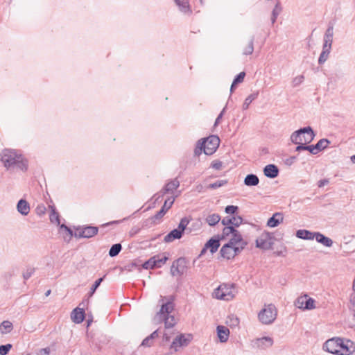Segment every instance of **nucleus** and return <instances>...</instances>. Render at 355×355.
<instances>
[{
    "label": "nucleus",
    "mask_w": 355,
    "mask_h": 355,
    "mask_svg": "<svg viewBox=\"0 0 355 355\" xmlns=\"http://www.w3.org/2000/svg\"><path fill=\"white\" fill-rule=\"evenodd\" d=\"M1 161L8 169L17 168L21 171H26L28 168L27 160L15 150H4L1 154Z\"/></svg>",
    "instance_id": "f257e3e1"
},
{
    "label": "nucleus",
    "mask_w": 355,
    "mask_h": 355,
    "mask_svg": "<svg viewBox=\"0 0 355 355\" xmlns=\"http://www.w3.org/2000/svg\"><path fill=\"white\" fill-rule=\"evenodd\" d=\"M173 298L171 296V300L166 303H163L161 306L159 311L157 313V317L159 321H164L166 329H170L175 326L176 320L173 315L170 313L174 309Z\"/></svg>",
    "instance_id": "f03ea898"
},
{
    "label": "nucleus",
    "mask_w": 355,
    "mask_h": 355,
    "mask_svg": "<svg viewBox=\"0 0 355 355\" xmlns=\"http://www.w3.org/2000/svg\"><path fill=\"white\" fill-rule=\"evenodd\" d=\"M313 130L310 126L304 127L293 132L291 135V141L293 144L300 142L311 143L315 137Z\"/></svg>",
    "instance_id": "7ed1b4c3"
},
{
    "label": "nucleus",
    "mask_w": 355,
    "mask_h": 355,
    "mask_svg": "<svg viewBox=\"0 0 355 355\" xmlns=\"http://www.w3.org/2000/svg\"><path fill=\"white\" fill-rule=\"evenodd\" d=\"M175 198L173 197L166 199L161 209L157 211L156 214L144 221L142 227H149L153 225L159 223L168 210L172 207Z\"/></svg>",
    "instance_id": "20e7f679"
},
{
    "label": "nucleus",
    "mask_w": 355,
    "mask_h": 355,
    "mask_svg": "<svg viewBox=\"0 0 355 355\" xmlns=\"http://www.w3.org/2000/svg\"><path fill=\"white\" fill-rule=\"evenodd\" d=\"M277 309L272 304L265 305L258 313V319L263 324H271L276 320Z\"/></svg>",
    "instance_id": "39448f33"
},
{
    "label": "nucleus",
    "mask_w": 355,
    "mask_h": 355,
    "mask_svg": "<svg viewBox=\"0 0 355 355\" xmlns=\"http://www.w3.org/2000/svg\"><path fill=\"white\" fill-rule=\"evenodd\" d=\"M203 146L205 147L204 153L207 155H213L218 149L220 144V139L216 135H211L207 138L201 139Z\"/></svg>",
    "instance_id": "423d86ee"
},
{
    "label": "nucleus",
    "mask_w": 355,
    "mask_h": 355,
    "mask_svg": "<svg viewBox=\"0 0 355 355\" xmlns=\"http://www.w3.org/2000/svg\"><path fill=\"white\" fill-rule=\"evenodd\" d=\"M76 230L78 231L74 233L76 238L90 239L98 234L99 228L96 226L83 225L76 227Z\"/></svg>",
    "instance_id": "0eeeda50"
},
{
    "label": "nucleus",
    "mask_w": 355,
    "mask_h": 355,
    "mask_svg": "<svg viewBox=\"0 0 355 355\" xmlns=\"http://www.w3.org/2000/svg\"><path fill=\"white\" fill-rule=\"evenodd\" d=\"M180 186V182L177 178L170 180L164 187L158 193H155L151 200H154L153 205L156 204L163 196L167 193H173Z\"/></svg>",
    "instance_id": "6e6552de"
},
{
    "label": "nucleus",
    "mask_w": 355,
    "mask_h": 355,
    "mask_svg": "<svg viewBox=\"0 0 355 355\" xmlns=\"http://www.w3.org/2000/svg\"><path fill=\"white\" fill-rule=\"evenodd\" d=\"M273 236L271 233L263 232L256 239V247L261 250H269L273 245Z\"/></svg>",
    "instance_id": "1a4fd4ad"
},
{
    "label": "nucleus",
    "mask_w": 355,
    "mask_h": 355,
    "mask_svg": "<svg viewBox=\"0 0 355 355\" xmlns=\"http://www.w3.org/2000/svg\"><path fill=\"white\" fill-rule=\"evenodd\" d=\"M187 261L184 257H180L175 260L171 267V274L172 276H182L186 272L187 268Z\"/></svg>",
    "instance_id": "9d476101"
},
{
    "label": "nucleus",
    "mask_w": 355,
    "mask_h": 355,
    "mask_svg": "<svg viewBox=\"0 0 355 355\" xmlns=\"http://www.w3.org/2000/svg\"><path fill=\"white\" fill-rule=\"evenodd\" d=\"M295 305L303 310H312L315 309V300L311 297H308L307 295L299 297L295 302Z\"/></svg>",
    "instance_id": "9b49d317"
},
{
    "label": "nucleus",
    "mask_w": 355,
    "mask_h": 355,
    "mask_svg": "<svg viewBox=\"0 0 355 355\" xmlns=\"http://www.w3.org/2000/svg\"><path fill=\"white\" fill-rule=\"evenodd\" d=\"M340 338L335 337L327 340L323 345L322 349L331 354L338 355Z\"/></svg>",
    "instance_id": "f8f14e48"
},
{
    "label": "nucleus",
    "mask_w": 355,
    "mask_h": 355,
    "mask_svg": "<svg viewBox=\"0 0 355 355\" xmlns=\"http://www.w3.org/2000/svg\"><path fill=\"white\" fill-rule=\"evenodd\" d=\"M87 338L90 347L95 352H100L105 344V338L103 336L94 338L91 333H87Z\"/></svg>",
    "instance_id": "ddd939ff"
},
{
    "label": "nucleus",
    "mask_w": 355,
    "mask_h": 355,
    "mask_svg": "<svg viewBox=\"0 0 355 355\" xmlns=\"http://www.w3.org/2000/svg\"><path fill=\"white\" fill-rule=\"evenodd\" d=\"M274 343L273 339L269 336H263L258 338L252 341V346L253 348H257L260 349H266Z\"/></svg>",
    "instance_id": "4468645a"
},
{
    "label": "nucleus",
    "mask_w": 355,
    "mask_h": 355,
    "mask_svg": "<svg viewBox=\"0 0 355 355\" xmlns=\"http://www.w3.org/2000/svg\"><path fill=\"white\" fill-rule=\"evenodd\" d=\"M353 345L354 343L350 340L340 338L338 355H351L354 350Z\"/></svg>",
    "instance_id": "2eb2a0df"
},
{
    "label": "nucleus",
    "mask_w": 355,
    "mask_h": 355,
    "mask_svg": "<svg viewBox=\"0 0 355 355\" xmlns=\"http://www.w3.org/2000/svg\"><path fill=\"white\" fill-rule=\"evenodd\" d=\"M215 297L219 300L229 301L233 299L234 295L226 286H220L214 291Z\"/></svg>",
    "instance_id": "dca6fc26"
},
{
    "label": "nucleus",
    "mask_w": 355,
    "mask_h": 355,
    "mask_svg": "<svg viewBox=\"0 0 355 355\" xmlns=\"http://www.w3.org/2000/svg\"><path fill=\"white\" fill-rule=\"evenodd\" d=\"M191 340V336L188 335V338H185L184 335L180 334L172 342L171 345V349H174L175 351H178V347L187 346Z\"/></svg>",
    "instance_id": "f3484780"
},
{
    "label": "nucleus",
    "mask_w": 355,
    "mask_h": 355,
    "mask_svg": "<svg viewBox=\"0 0 355 355\" xmlns=\"http://www.w3.org/2000/svg\"><path fill=\"white\" fill-rule=\"evenodd\" d=\"M71 318L76 324L83 322L85 318V310L78 307L75 308L71 312Z\"/></svg>",
    "instance_id": "a211bd4d"
},
{
    "label": "nucleus",
    "mask_w": 355,
    "mask_h": 355,
    "mask_svg": "<svg viewBox=\"0 0 355 355\" xmlns=\"http://www.w3.org/2000/svg\"><path fill=\"white\" fill-rule=\"evenodd\" d=\"M220 254L221 257L227 260L234 258V246L225 243L220 249Z\"/></svg>",
    "instance_id": "6ab92c4d"
},
{
    "label": "nucleus",
    "mask_w": 355,
    "mask_h": 355,
    "mask_svg": "<svg viewBox=\"0 0 355 355\" xmlns=\"http://www.w3.org/2000/svg\"><path fill=\"white\" fill-rule=\"evenodd\" d=\"M279 168L275 164H268L263 168L264 175L268 178H275L279 175Z\"/></svg>",
    "instance_id": "aec40b11"
},
{
    "label": "nucleus",
    "mask_w": 355,
    "mask_h": 355,
    "mask_svg": "<svg viewBox=\"0 0 355 355\" xmlns=\"http://www.w3.org/2000/svg\"><path fill=\"white\" fill-rule=\"evenodd\" d=\"M216 332L220 343H225L227 341L230 336V330L227 327L223 325H218L216 327Z\"/></svg>",
    "instance_id": "412c9836"
},
{
    "label": "nucleus",
    "mask_w": 355,
    "mask_h": 355,
    "mask_svg": "<svg viewBox=\"0 0 355 355\" xmlns=\"http://www.w3.org/2000/svg\"><path fill=\"white\" fill-rule=\"evenodd\" d=\"M283 214L276 212L268 220L267 225L270 227H277L283 221Z\"/></svg>",
    "instance_id": "4be33fe9"
},
{
    "label": "nucleus",
    "mask_w": 355,
    "mask_h": 355,
    "mask_svg": "<svg viewBox=\"0 0 355 355\" xmlns=\"http://www.w3.org/2000/svg\"><path fill=\"white\" fill-rule=\"evenodd\" d=\"M175 4L178 6L180 12L184 14H191L192 10L191 9L189 0H173Z\"/></svg>",
    "instance_id": "5701e85b"
},
{
    "label": "nucleus",
    "mask_w": 355,
    "mask_h": 355,
    "mask_svg": "<svg viewBox=\"0 0 355 355\" xmlns=\"http://www.w3.org/2000/svg\"><path fill=\"white\" fill-rule=\"evenodd\" d=\"M220 239L218 237L211 238L206 243V248L209 249L211 254L215 253L220 247Z\"/></svg>",
    "instance_id": "b1692460"
},
{
    "label": "nucleus",
    "mask_w": 355,
    "mask_h": 355,
    "mask_svg": "<svg viewBox=\"0 0 355 355\" xmlns=\"http://www.w3.org/2000/svg\"><path fill=\"white\" fill-rule=\"evenodd\" d=\"M17 211L23 216H27L30 212L29 203L24 199H20L17 205Z\"/></svg>",
    "instance_id": "393cba45"
},
{
    "label": "nucleus",
    "mask_w": 355,
    "mask_h": 355,
    "mask_svg": "<svg viewBox=\"0 0 355 355\" xmlns=\"http://www.w3.org/2000/svg\"><path fill=\"white\" fill-rule=\"evenodd\" d=\"M315 239L319 243L322 244L325 247H331L333 245V241L331 239L326 236L320 232H316Z\"/></svg>",
    "instance_id": "a878e982"
},
{
    "label": "nucleus",
    "mask_w": 355,
    "mask_h": 355,
    "mask_svg": "<svg viewBox=\"0 0 355 355\" xmlns=\"http://www.w3.org/2000/svg\"><path fill=\"white\" fill-rule=\"evenodd\" d=\"M183 234L181 233L179 230L177 228L171 230L168 234H167L164 239V242L170 243L173 241L175 239H180L182 237Z\"/></svg>",
    "instance_id": "bb28decb"
},
{
    "label": "nucleus",
    "mask_w": 355,
    "mask_h": 355,
    "mask_svg": "<svg viewBox=\"0 0 355 355\" xmlns=\"http://www.w3.org/2000/svg\"><path fill=\"white\" fill-rule=\"evenodd\" d=\"M316 232H313L306 230H299L296 232V236L304 240H313Z\"/></svg>",
    "instance_id": "cd10ccee"
},
{
    "label": "nucleus",
    "mask_w": 355,
    "mask_h": 355,
    "mask_svg": "<svg viewBox=\"0 0 355 355\" xmlns=\"http://www.w3.org/2000/svg\"><path fill=\"white\" fill-rule=\"evenodd\" d=\"M331 49V46H327V44H323L322 51L318 58V64H324L328 59L329 55L330 54Z\"/></svg>",
    "instance_id": "c85d7f7f"
},
{
    "label": "nucleus",
    "mask_w": 355,
    "mask_h": 355,
    "mask_svg": "<svg viewBox=\"0 0 355 355\" xmlns=\"http://www.w3.org/2000/svg\"><path fill=\"white\" fill-rule=\"evenodd\" d=\"M243 182L248 187L257 186L259 183V179L257 175L251 173L245 176Z\"/></svg>",
    "instance_id": "c756f323"
},
{
    "label": "nucleus",
    "mask_w": 355,
    "mask_h": 355,
    "mask_svg": "<svg viewBox=\"0 0 355 355\" xmlns=\"http://www.w3.org/2000/svg\"><path fill=\"white\" fill-rule=\"evenodd\" d=\"M333 36H334V26L333 25H329L326 30V32L324 35V44L327 46H332L333 43Z\"/></svg>",
    "instance_id": "7c9ffc66"
},
{
    "label": "nucleus",
    "mask_w": 355,
    "mask_h": 355,
    "mask_svg": "<svg viewBox=\"0 0 355 355\" xmlns=\"http://www.w3.org/2000/svg\"><path fill=\"white\" fill-rule=\"evenodd\" d=\"M159 336V330L154 331L150 336L143 340L141 345L144 347H150L153 344V340Z\"/></svg>",
    "instance_id": "2f4dec72"
},
{
    "label": "nucleus",
    "mask_w": 355,
    "mask_h": 355,
    "mask_svg": "<svg viewBox=\"0 0 355 355\" xmlns=\"http://www.w3.org/2000/svg\"><path fill=\"white\" fill-rule=\"evenodd\" d=\"M232 235V237L230 239L227 244L232 245H236L242 243H247L243 239V237L241 233L237 230V232H234Z\"/></svg>",
    "instance_id": "473e14b6"
},
{
    "label": "nucleus",
    "mask_w": 355,
    "mask_h": 355,
    "mask_svg": "<svg viewBox=\"0 0 355 355\" xmlns=\"http://www.w3.org/2000/svg\"><path fill=\"white\" fill-rule=\"evenodd\" d=\"M152 259H154L155 260L154 266L155 268H159L166 263V261L168 259V257L166 255L158 254L152 257Z\"/></svg>",
    "instance_id": "72a5a7b5"
},
{
    "label": "nucleus",
    "mask_w": 355,
    "mask_h": 355,
    "mask_svg": "<svg viewBox=\"0 0 355 355\" xmlns=\"http://www.w3.org/2000/svg\"><path fill=\"white\" fill-rule=\"evenodd\" d=\"M234 232H237V230L234 228L233 226H226L223 229L222 234L220 236H218V237L220 240L225 239L227 236H229L230 234H233Z\"/></svg>",
    "instance_id": "f704fd0d"
},
{
    "label": "nucleus",
    "mask_w": 355,
    "mask_h": 355,
    "mask_svg": "<svg viewBox=\"0 0 355 355\" xmlns=\"http://www.w3.org/2000/svg\"><path fill=\"white\" fill-rule=\"evenodd\" d=\"M51 212L49 216L50 221L53 223H55L57 225H60V220L58 212L56 211L54 206H50Z\"/></svg>",
    "instance_id": "c9c22d12"
},
{
    "label": "nucleus",
    "mask_w": 355,
    "mask_h": 355,
    "mask_svg": "<svg viewBox=\"0 0 355 355\" xmlns=\"http://www.w3.org/2000/svg\"><path fill=\"white\" fill-rule=\"evenodd\" d=\"M13 329L12 322L8 320L3 321L0 324V331L1 334H7L10 332Z\"/></svg>",
    "instance_id": "e433bc0d"
},
{
    "label": "nucleus",
    "mask_w": 355,
    "mask_h": 355,
    "mask_svg": "<svg viewBox=\"0 0 355 355\" xmlns=\"http://www.w3.org/2000/svg\"><path fill=\"white\" fill-rule=\"evenodd\" d=\"M220 216L218 214H210L206 218V222L210 226H214L220 221Z\"/></svg>",
    "instance_id": "4c0bfd02"
},
{
    "label": "nucleus",
    "mask_w": 355,
    "mask_h": 355,
    "mask_svg": "<svg viewBox=\"0 0 355 355\" xmlns=\"http://www.w3.org/2000/svg\"><path fill=\"white\" fill-rule=\"evenodd\" d=\"M122 250V245L121 243H116L111 246L109 250V256L114 257L117 256Z\"/></svg>",
    "instance_id": "58836bf2"
},
{
    "label": "nucleus",
    "mask_w": 355,
    "mask_h": 355,
    "mask_svg": "<svg viewBox=\"0 0 355 355\" xmlns=\"http://www.w3.org/2000/svg\"><path fill=\"white\" fill-rule=\"evenodd\" d=\"M258 95H259V92H257L255 93H253V94H251L250 95H249L245 100L243 104V110H245L248 108L250 104L254 101L255 100L257 97H258Z\"/></svg>",
    "instance_id": "ea45409f"
},
{
    "label": "nucleus",
    "mask_w": 355,
    "mask_h": 355,
    "mask_svg": "<svg viewBox=\"0 0 355 355\" xmlns=\"http://www.w3.org/2000/svg\"><path fill=\"white\" fill-rule=\"evenodd\" d=\"M330 143L331 142L329 139L323 138L320 139L315 145L318 152L319 153L321 150L326 149Z\"/></svg>",
    "instance_id": "a19ab883"
},
{
    "label": "nucleus",
    "mask_w": 355,
    "mask_h": 355,
    "mask_svg": "<svg viewBox=\"0 0 355 355\" xmlns=\"http://www.w3.org/2000/svg\"><path fill=\"white\" fill-rule=\"evenodd\" d=\"M254 36H252L250 38V40L246 47L243 49V54L245 55H250L252 54L254 51Z\"/></svg>",
    "instance_id": "79ce46f5"
},
{
    "label": "nucleus",
    "mask_w": 355,
    "mask_h": 355,
    "mask_svg": "<svg viewBox=\"0 0 355 355\" xmlns=\"http://www.w3.org/2000/svg\"><path fill=\"white\" fill-rule=\"evenodd\" d=\"M61 230H64L67 232V236H64V239L66 242L69 243L71 241L72 236H74V233L72 230L64 224L60 225Z\"/></svg>",
    "instance_id": "37998d69"
},
{
    "label": "nucleus",
    "mask_w": 355,
    "mask_h": 355,
    "mask_svg": "<svg viewBox=\"0 0 355 355\" xmlns=\"http://www.w3.org/2000/svg\"><path fill=\"white\" fill-rule=\"evenodd\" d=\"M227 183H228V181L227 180H217L216 182H215L214 183L209 184L207 186V189H216L219 187L226 185Z\"/></svg>",
    "instance_id": "c03bdc74"
},
{
    "label": "nucleus",
    "mask_w": 355,
    "mask_h": 355,
    "mask_svg": "<svg viewBox=\"0 0 355 355\" xmlns=\"http://www.w3.org/2000/svg\"><path fill=\"white\" fill-rule=\"evenodd\" d=\"M189 223V220L187 217H184L180 220V222L177 229L179 230V231H180L181 233L183 234Z\"/></svg>",
    "instance_id": "a18cd8bd"
},
{
    "label": "nucleus",
    "mask_w": 355,
    "mask_h": 355,
    "mask_svg": "<svg viewBox=\"0 0 355 355\" xmlns=\"http://www.w3.org/2000/svg\"><path fill=\"white\" fill-rule=\"evenodd\" d=\"M239 319L235 315H232L227 318V324L231 327L239 326Z\"/></svg>",
    "instance_id": "49530a36"
},
{
    "label": "nucleus",
    "mask_w": 355,
    "mask_h": 355,
    "mask_svg": "<svg viewBox=\"0 0 355 355\" xmlns=\"http://www.w3.org/2000/svg\"><path fill=\"white\" fill-rule=\"evenodd\" d=\"M231 219H232V226L234 227V228L236 229V227H238L240 226V225H241L243 223V218L239 216V215H234L233 216L231 217Z\"/></svg>",
    "instance_id": "de8ad7c7"
},
{
    "label": "nucleus",
    "mask_w": 355,
    "mask_h": 355,
    "mask_svg": "<svg viewBox=\"0 0 355 355\" xmlns=\"http://www.w3.org/2000/svg\"><path fill=\"white\" fill-rule=\"evenodd\" d=\"M281 10H282V8L279 6V3H277L272 12V17H271L272 24H274L276 21L277 17L279 15Z\"/></svg>",
    "instance_id": "09e8293b"
},
{
    "label": "nucleus",
    "mask_w": 355,
    "mask_h": 355,
    "mask_svg": "<svg viewBox=\"0 0 355 355\" xmlns=\"http://www.w3.org/2000/svg\"><path fill=\"white\" fill-rule=\"evenodd\" d=\"M204 149H205V147L203 146L201 139L198 140L194 149V155L199 156L202 154V150L204 151Z\"/></svg>",
    "instance_id": "8fccbe9b"
},
{
    "label": "nucleus",
    "mask_w": 355,
    "mask_h": 355,
    "mask_svg": "<svg viewBox=\"0 0 355 355\" xmlns=\"http://www.w3.org/2000/svg\"><path fill=\"white\" fill-rule=\"evenodd\" d=\"M239 210V207L236 205H227L225 211L226 214H231L233 216L236 215Z\"/></svg>",
    "instance_id": "3c124183"
},
{
    "label": "nucleus",
    "mask_w": 355,
    "mask_h": 355,
    "mask_svg": "<svg viewBox=\"0 0 355 355\" xmlns=\"http://www.w3.org/2000/svg\"><path fill=\"white\" fill-rule=\"evenodd\" d=\"M103 278L104 277L98 278V279H96L94 282V283L93 284V285L92 286V287L90 288V291H89L90 295H92L95 293L96 290L98 288V286L101 285V282H103Z\"/></svg>",
    "instance_id": "603ef678"
},
{
    "label": "nucleus",
    "mask_w": 355,
    "mask_h": 355,
    "mask_svg": "<svg viewBox=\"0 0 355 355\" xmlns=\"http://www.w3.org/2000/svg\"><path fill=\"white\" fill-rule=\"evenodd\" d=\"M245 76V73L244 71L240 72L234 78L233 85H236L237 84L241 83L243 81Z\"/></svg>",
    "instance_id": "864d4df0"
},
{
    "label": "nucleus",
    "mask_w": 355,
    "mask_h": 355,
    "mask_svg": "<svg viewBox=\"0 0 355 355\" xmlns=\"http://www.w3.org/2000/svg\"><path fill=\"white\" fill-rule=\"evenodd\" d=\"M154 263V259H152V257H150L148 260H147L142 264V268L146 270L155 268Z\"/></svg>",
    "instance_id": "5fc2aeb1"
},
{
    "label": "nucleus",
    "mask_w": 355,
    "mask_h": 355,
    "mask_svg": "<svg viewBox=\"0 0 355 355\" xmlns=\"http://www.w3.org/2000/svg\"><path fill=\"white\" fill-rule=\"evenodd\" d=\"M12 347L11 344L0 345V355H7Z\"/></svg>",
    "instance_id": "6e6d98bb"
},
{
    "label": "nucleus",
    "mask_w": 355,
    "mask_h": 355,
    "mask_svg": "<svg viewBox=\"0 0 355 355\" xmlns=\"http://www.w3.org/2000/svg\"><path fill=\"white\" fill-rule=\"evenodd\" d=\"M247 243H242L236 245H234V252H235V256L239 254L247 245Z\"/></svg>",
    "instance_id": "4d7b16f0"
},
{
    "label": "nucleus",
    "mask_w": 355,
    "mask_h": 355,
    "mask_svg": "<svg viewBox=\"0 0 355 355\" xmlns=\"http://www.w3.org/2000/svg\"><path fill=\"white\" fill-rule=\"evenodd\" d=\"M304 77L303 75H300V76H298L295 78H293V87H297L299 86L300 84L302 83V82L304 81Z\"/></svg>",
    "instance_id": "13d9d810"
},
{
    "label": "nucleus",
    "mask_w": 355,
    "mask_h": 355,
    "mask_svg": "<svg viewBox=\"0 0 355 355\" xmlns=\"http://www.w3.org/2000/svg\"><path fill=\"white\" fill-rule=\"evenodd\" d=\"M223 166V162L220 160H214L211 163V167L216 170H220Z\"/></svg>",
    "instance_id": "bf43d9fd"
},
{
    "label": "nucleus",
    "mask_w": 355,
    "mask_h": 355,
    "mask_svg": "<svg viewBox=\"0 0 355 355\" xmlns=\"http://www.w3.org/2000/svg\"><path fill=\"white\" fill-rule=\"evenodd\" d=\"M46 207L43 205H37V207L35 209V211L38 216H42L46 212Z\"/></svg>",
    "instance_id": "052dcab7"
},
{
    "label": "nucleus",
    "mask_w": 355,
    "mask_h": 355,
    "mask_svg": "<svg viewBox=\"0 0 355 355\" xmlns=\"http://www.w3.org/2000/svg\"><path fill=\"white\" fill-rule=\"evenodd\" d=\"M34 268H28L24 273H23V277L24 279V280H27L33 274L34 272Z\"/></svg>",
    "instance_id": "680f3d73"
},
{
    "label": "nucleus",
    "mask_w": 355,
    "mask_h": 355,
    "mask_svg": "<svg viewBox=\"0 0 355 355\" xmlns=\"http://www.w3.org/2000/svg\"><path fill=\"white\" fill-rule=\"evenodd\" d=\"M306 150H308L312 155H317L318 153L315 145H307Z\"/></svg>",
    "instance_id": "e2e57ef3"
},
{
    "label": "nucleus",
    "mask_w": 355,
    "mask_h": 355,
    "mask_svg": "<svg viewBox=\"0 0 355 355\" xmlns=\"http://www.w3.org/2000/svg\"><path fill=\"white\" fill-rule=\"evenodd\" d=\"M309 143L300 142L297 144V146L295 148V151L300 152L301 150H306V144Z\"/></svg>",
    "instance_id": "0e129e2a"
},
{
    "label": "nucleus",
    "mask_w": 355,
    "mask_h": 355,
    "mask_svg": "<svg viewBox=\"0 0 355 355\" xmlns=\"http://www.w3.org/2000/svg\"><path fill=\"white\" fill-rule=\"evenodd\" d=\"M221 223L224 225V226H232V219L230 217H225L222 219L221 220Z\"/></svg>",
    "instance_id": "69168bd1"
},
{
    "label": "nucleus",
    "mask_w": 355,
    "mask_h": 355,
    "mask_svg": "<svg viewBox=\"0 0 355 355\" xmlns=\"http://www.w3.org/2000/svg\"><path fill=\"white\" fill-rule=\"evenodd\" d=\"M226 107L225 106L223 110L222 111L220 112V113L218 114V116H217L216 121H215V123H214V126H216L218 125V123H220V119H222L225 112V110H226Z\"/></svg>",
    "instance_id": "338daca9"
},
{
    "label": "nucleus",
    "mask_w": 355,
    "mask_h": 355,
    "mask_svg": "<svg viewBox=\"0 0 355 355\" xmlns=\"http://www.w3.org/2000/svg\"><path fill=\"white\" fill-rule=\"evenodd\" d=\"M50 349L49 347L43 348L39 350L36 355H49Z\"/></svg>",
    "instance_id": "774afa93"
}]
</instances>
